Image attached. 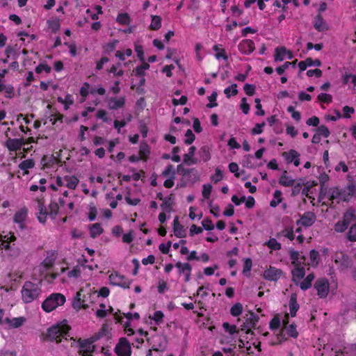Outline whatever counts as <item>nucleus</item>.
Returning a JSON list of instances; mask_svg holds the SVG:
<instances>
[{"label": "nucleus", "mask_w": 356, "mask_h": 356, "mask_svg": "<svg viewBox=\"0 0 356 356\" xmlns=\"http://www.w3.org/2000/svg\"><path fill=\"white\" fill-rule=\"evenodd\" d=\"M41 292L40 283L26 282L22 289V300L26 303L31 302L40 296Z\"/></svg>", "instance_id": "1"}, {"label": "nucleus", "mask_w": 356, "mask_h": 356, "mask_svg": "<svg viewBox=\"0 0 356 356\" xmlns=\"http://www.w3.org/2000/svg\"><path fill=\"white\" fill-rule=\"evenodd\" d=\"M68 332V327L65 325L57 324L51 326L47 330L45 339L49 341L59 343L62 338L65 337Z\"/></svg>", "instance_id": "2"}, {"label": "nucleus", "mask_w": 356, "mask_h": 356, "mask_svg": "<svg viewBox=\"0 0 356 356\" xmlns=\"http://www.w3.org/2000/svg\"><path fill=\"white\" fill-rule=\"evenodd\" d=\"M65 297L60 293H54L48 296L42 302V308L46 312H50L58 306L64 305Z\"/></svg>", "instance_id": "3"}, {"label": "nucleus", "mask_w": 356, "mask_h": 356, "mask_svg": "<svg viewBox=\"0 0 356 356\" xmlns=\"http://www.w3.org/2000/svg\"><path fill=\"white\" fill-rule=\"evenodd\" d=\"M245 322L241 326V330H245L247 334L252 333L251 329L254 328L259 321L258 315L252 312H248L244 316Z\"/></svg>", "instance_id": "4"}, {"label": "nucleus", "mask_w": 356, "mask_h": 356, "mask_svg": "<svg viewBox=\"0 0 356 356\" xmlns=\"http://www.w3.org/2000/svg\"><path fill=\"white\" fill-rule=\"evenodd\" d=\"M114 350L118 356H131V344L126 338H120Z\"/></svg>", "instance_id": "5"}, {"label": "nucleus", "mask_w": 356, "mask_h": 356, "mask_svg": "<svg viewBox=\"0 0 356 356\" xmlns=\"http://www.w3.org/2000/svg\"><path fill=\"white\" fill-rule=\"evenodd\" d=\"M27 216L28 209L26 208H22L17 211L13 216L14 222L17 225L19 229L21 230L26 229Z\"/></svg>", "instance_id": "6"}, {"label": "nucleus", "mask_w": 356, "mask_h": 356, "mask_svg": "<svg viewBox=\"0 0 356 356\" xmlns=\"http://www.w3.org/2000/svg\"><path fill=\"white\" fill-rule=\"evenodd\" d=\"M333 259L341 270L346 269L350 267L352 264L350 257L342 252H336L333 256Z\"/></svg>", "instance_id": "7"}, {"label": "nucleus", "mask_w": 356, "mask_h": 356, "mask_svg": "<svg viewBox=\"0 0 356 356\" xmlns=\"http://www.w3.org/2000/svg\"><path fill=\"white\" fill-rule=\"evenodd\" d=\"M284 325L279 334V337H281L284 340H286L284 332H286V334L293 338H297L298 336V332L296 330V325L295 324L288 325V321L283 322Z\"/></svg>", "instance_id": "8"}, {"label": "nucleus", "mask_w": 356, "mask_h": 356, "mask_svg": "<svg viewBox=\"0 0 356 356\" xmlns=\"http://www.w3.org/2000/svg\"><path fill=\"white\" fill-rule=\"evenodd\" d=\"M109 280L111 284L120 286L124 289H129L131 284L129 280H126L123 275L118 273H112L109 276Z\"/></svg>", "instance_id": "9"}, {"label": "nucleus", "mask_w": 356, "mask_h": 356, "mask_svg": "<svg viewBox=\"0 0 356 356\" xmlns=\"http://www.w3.org/2000/svg\"><path fill=\"white\" fill-rule=\"evenodd\" d=\"M314 288L320 298H325L329 292L328 281L326 279H319L315 282Z\"/></svg>", "instance_id": "10"}, {"label": "nucleus", "mask_w": 356, "mask_h": 356, "mask_svg": "<svg viewBox=\"0 0 356 356\" xmlns=\"http://www.w3.org/2000/svg\"><path fill=\"white\" fill-rule=\"evenodd\" d=\"M175 267L178 270L179 275H184L185 282H188L191 280V274L192 271V267L188 263H181L178 261L175 264Z\"/></svg>", "instance_id": "11"}, {"label": "nucleus", "mask_w": 356, "mask_h": 356, "mask_svg": "<svg viewBox=\"0 0 356 356\" xmlns=\"http://www.w3.org/2000/svg\"><path fill=\"white\" fill-rule=\"evenodd\" d=\"M93 340L87 339L79 341V351L83 355L86 356L92 353L95 350V346L93 345Z\"/></svg>", "instance_id": "12"}, {"label": "nucleus", "mask_w": 356, "mask_h": 356, "mask_svg": "<svg viewBox=\"0 0 356 356\" xmlns=\"http://www.w3.org/2000/svg\"><path fill=\"white\" fill-rule=\"evenodd\" d=\"M341 201L348 202L356 194V188L354 184H349L346 188H340Z\"/></svg>", "instance_id": "13"}, {"label": "nucleus", "mask_w": 356, "mask_h": 356, "mask_svg": "<svg viewBox=\"0 0 356 356\" xmlns=\"http://www.w3.org/2000/svg\"><path fill=\"white\" fill-rule=\"evenodd\" d=\"M316 220V216L312 212H305L300 218L297 220L296 224L298 225H302L304 227L312 226Z\"/></svg>", "instance_id": "14"}, {"label": "nucleus", "mask_w": 356, "mask_h": 356, "mask_svg": "<svg viewBox=\"0 0 356 356\" xmlns=\"http://www.w3.org/2000/svg\"><path fill=\"white\" fill-rule=\"evenodd\" d=\"M293 57V54L291 51L287 50L284 46L281 47H277L275 51L274 59L275 61H282L285 58L291 59Z\"/></svg>", "instance_id": "15"}, {"label": "nucleus", "mask_w": 356, "mask_h": 356, "mask_svg": "<svg viewBox=\"0 0 356 356\" xmlns=\"http://www.w3.org/2000/svg\"><path fill=\"white\" fill-rule=\"evenodd\" d=\"M82 292V290L78 291L74 298L72 307L75 309H86L89 307L87 303H84V298H86L87 296L83 294Z\"/></svg>", "instance_id": "16"}, {"label": "nucleus", "mask_w": 356, "mask_h": 356, "mask_svg": "<svg viewBox=\"0 0 356 356\" xmlns=\"http://www.w3.org/2000/svg\"><path fill=\"white\" fill-rule=\"evenodd\" d=\"M282 275V270L274 267H270L264 273V277L269 281H277Z\"/></svg>", "instance_id": "17"}, {"label": "nucleus", "mask_w": 356, "mask_h": 356, "mask_svg": "<svg viewBox=\"0 0 356 356\" xmlns=\"http://www.w3.org/2000/svg\"><path fill=\"white\" fill-rule=\"evenodd\" d=\"M173 230L175 235L178 238H184L186 236V230L184 226L179 223L178 216L175 217L173 221Z\"/></svg>", "instance_id": "18"}, {"label": "nucleus", "mask_w": 356, "mask_h": 356, "mask_svg": "<svg viewBox=\"0 0 356 356\" xmlns=\"http://www.w3.org/2000/svg\"><path fill=\"white\" fill-rule=\"evenodd\" d=\"M36 209L38 211L37 215L38 221L42 224L45 223L47 216H48L47 209L41 201H38Z\"/></svg>", "instance_id": "19"}, {"label": "nucleus", "mask_w": 356, "mask_h": 356, "mask_svg": "<svg viewBox=\"0 0 356 356\" xmlns=\"http://www.w3.org/2000/svg\"><path fill=\"white\" fill-rule=\"evenodd\" d=\"M125 104V97H111L108 100V108L111 110H117L122 108Z\"/></svg>", "instance_id": "20"}, {"label": "nucleus", "mask_w": 356, "mask_h": 356, "mask_svg": "<svg viewBox=\"0 0 356 356\" xmlns=\"http://www.w3.org/2000/svg\"><path fill=\"white\" fill-rule=\"evenodd\" d=\"M22 145H23V140L17 139V138H8L5 143L6 147L10 151H13V152L20 149Z\"/></svg>", "instance_id": "21"}, {"label": "nucleus", "mask_w": 356, "mask_h": 356, "mask_svg": "<svg viewBox=\"0 0 356 356\" xmlns=\"http://www.w3.org/2000/svg\"><path fill=\"white\" fill-rule=\"evenodd\" d=\"M26 321V318L23 316L18 318H8L4 320V323H7L10 328H18L21 327Z\"/></svg>", "instance_id": "22"}, {"label": "nucleus", "mask_w": 356, "mask_h": 356, "mask_svg": "<svg viewBox=\"0 0 356 356\" xmlns=\"http://www.w3.org/2000/svg\"><path fill=\"white\" fill-rule=\"evenodd\" d=\"M196 148L194 146H191L187 154L184 155V163L187 165L196 164L198 161L197 159L193 158Z\"/></svg>", "instance_id": "23"}, {"label": "nucleus", "mask_w": 356, "mask_h": 356, "mask_svg": "<svg viewBox=\"0 0 356 356\" xmlns=\"http://www.w3.org/2000/svg\"><path fill=\"white\" fill-rule=\"evenodd\" d=\"M289 254L290 259L292 260V264L294 266H300V264L304 263L306 259L304 256L300 257L299 252L294 250H291L289 251Z\"/></svg>", "instance_id": "24"}, {"label": "nucleus", "mask_w": 356, "mask_h": 356, "mask_svg": "<svg viewBox=\"0 0 356 356\" xmlns=\"http://www.w3.org/2000/svg\"><path fill=\"white\" fill-rule=\"evenodd\" d=\"M295 179L287 175V172L285 170L279 179V184L285 187L293 186Z\"/></svg>", "instance_id": "25"}, {"label": "nucleus", "mask_w": 356, "mask_h": 356, "mask_svg": "<svg viewBox=\"0 0 356 356\" xmlns=\"http://www.w3.org/2000/svg\"><path fill=\"white\" fill-rule=\"evenodd\" d=\"M90 237L95 238L101 235L104 229L99 223H95L89 227Z\"/></svg>", "instance_id": "26"}, {"label": "nucleus", "mask_w": 356, "mask_h": 356, "mask_svg": "<svg viewBox=\"0 0 356 356\" xmlns=\"http://www.w3.org/2000/svg\"><path fill=\"white\" fill-rule=\"evenodd\" d=\"M344 222H346L348 225L350 224L351 222L356 220V215L355 211L350 208L348 209L343 216V220Z\"/></svg>", "instance_id": "27"}, {"label": "nucleus", "mask_w": 356, "mask_h": 356, "mask_svg": "<svg viewBox=\"0 0 356 356\" xmlns=\"http://www.w3.org/2000/svg\"><path fill=\"white\" fill-rule=\"evenodd\" d=\"M314 27L319 31H324L327 29V24L324 22L322 16L318 14L314 19Z\"/></svg>", "instance_id": "28"}, {"label": "nucleus", "mask_w": 356, "mask_h": 356, "mask_svg": "<svg viewBox=\"0 0 356 356\" xmlns=\"http://www.w3.org/2000/svg\"><path fill=\"white\" fill-rule=\"evenodd\" d=\"M5 239L2 241L1 245L3 246L2 248L4 249H11L13 246H15V244H10L12 242H14L16 241L15 236L12 234L8 236H4Z\"/></svg>", "instance_id": "29"}, {"label": "nucleus", "mask_w": 356, "mask_h": 356, "mask_svg": "<svg viewBox=\"0 0 356 356\" xmlns=\"http://www.w3.org/2000/svg\"><path fill=\"white\" fill-rule=\"evenodd\" d=\"M329 196L330 200L333 201H336L337 203H339L341 200V193H340V188L337 187L332 188L329 190Z\"/></svg>", "instance_id": "30"}, {"label": "nucleus", "mask_w": 356, "mask_h": 356, "mask_svg": "<svg viewBox=\"0 0 356 356\" xmlns=\"http://www.w3.org/2000/svg\"><path fill=\"white\" fill-rule=\"evenodd\" d=\"M299 309V305L297 302L296 298L294 296H291L289 301V310L291 316H295L297 311Z\"/></svg>", "instance_id": "31"}, {"label": "nucleus", "mask_w": 356, "mask_h": 356, "mask_svg": "<svg viewBox=\"0 0 356 356\" xmlns=\"http://www.w3.org/2000/svg\"><path fill=\"white\" fill-rule=\"evenodd\" d=\"M314 280V275L313 273L309 274L306 278L300 283V288L302 290H307L312 286V283Z\"/></svg>", "instance_id": "32"}, {"label": "nucleus", "mask_w": 356, "mask_h": 356, "mask_svg": "<svg viewBox=\"0 0 356 356\" xmlns=\"http://www.w3.org/2000/svg\"><path fill=\"white\" fill-rule=\"evenodd\" d=\"M282 156L286 159L287 163H292L295 159L299 157L300 154L297 151L294 149H291L289 152H284L282 154Z\"/></svg>", "instance_id": "33"}, {"label": "nucleus", "mask_w": 356, "mask_h": 356, "mask_svg": "<svg viewBox=\"0 0 356 356\" xmlns=\"http://www.w3.org/2000/svg\"><path fill=\"white\" fill-rule=\"evenodd\" d=\"M198 154H199L200 158L204 162L209 161L211 159L210 149L207 145L202 146L200 149Z\"/></svg>", "instance_id": "34"}, {"label": "nucleus", "mask_w": 356, "mask_h": 356, "mask_svg": "<svg viewBox=\"0 0 356 356\" xmlns=\"http://www.w3.org/2000/svg\"><path fill=\"white\" fill-rule=\"evenodd\" d=\"M282 193L280 190H276L273 193V199L270 202V206L276 207L282 200Z\"/></svg>", "instance_id": "35"}, {"label": "nucleus", "mask_w": 356, "mask_h": 356, "mask_svg": "<svg viewBox=\"0 0 356 356\" xmlns=\"http://www.w3.org/2000/svg\"><path fill=\"white\" fill-rule=\"evenodd\" d=\"M296 268L292 271L293 279L301 280L305 277V271L303 267H300V266H295Z\"/></svg>", "instance_id": "36"}, {"label": "nucleus", "mask_w": 356, "mask_h": 356, "mask_svg": "<svg viewBox=\"0 0 356 356\" xmlns=\"http://www.w3.org/2000/svg\"><path fill=\"white\" fill-rule=\"evenodd\" d=\"M59 207L56 202H51L49 205V210L48 211V216L52 219L56 218L58 211Z\"/></svg>", "instance_id": "37"}, {"label": "nucleus", "mask_w": 356, "mask_h": 356, "mask_svg": "<svg viewBox=\"0 0 356 356\" xmlns=\"http://www.w3.org/2000/svg\"><path fill=\"white\" fill-rule=\"evenodd\" d=\"M172 199L170 197H165L163 200V203L161 204V207L163 209V211L166 212H170L172 209Z\"/></svg>", "instance_id": "38"}, {"label": "nucleus", "mask_w": 356, "mask_h": 356, "mask_svg": "<svg viewBox=\"0 0 356 356\" xmlns=\"http://www.w3.org/2000/svg\"><path fill=\"white\" fill-rule=\"evenodd\" d=\"M116 21L122 25H127L130 23L131 19L128 13H119Z\"/></svg>", "instance_id": "39"}, {"label": "nucleus", "mask_w": 356, "mask_h": 356, "mask_svg": "<svg viewBox=\"0 0 356 356\" xmlns=\"http://www.w3.org/2000/svg\"><path fill=\"white\" fill-rule=\"evenodd\" d=\"M65 179L67 181V187L70 189H75L79 182V179L74 176L66 177Z\"/></svg>", "instance_id": "40"}, {"label": "nucleus", "mask_w": 356, "mask_h": 356, "mask_svg": "<svg viewBox=\"0 0 356 356\" xmlns=\"http://www.w3.org/2000/svg\"><path fill=\"white\" fill-rule=\"evenodd\" d=\"M161 26V18L159 16L154 15L152 16V22L150 24V28L152 30H158Z\"/></svg>", "instance_id": "41"}, {"label": "nucleus", "mask_w": 356, "mask_h": 356, "mask_svg": "<svg viewBox=\"0 0 356 356\" xmlns=\"http://www.w3.org/2000/svg\"><path fill=\"white\" fill-rule=\"evenodd\" d=\"M149 68V65L143 61V63L138 66L135 70V74L136 76H143L145 74V71Z\"/></svg>", "instance_id": "42"}, {"label": "nucleus", "mask_w": 356, "mask_h": 356, "mask_svg": "<svg viewBox=\"0 0 356 356\" xmlns=\"http://www.w3.org/2000/svg\"><path fill=\"white\" fill-rule=\"evenodd\" d=\"M277 236H283L284 237H286L290 241H293L295 238L294 236V231L293 228H286L282 232H280Z\"/></svg>", "instance_id": "43"}, {"label": "nucleus", "mask_w": 356, "mask_h": 356, "mask_svg": "<svg viewBox=\"0 0 356 356\" xmlns=\"http://www.w3.org/2000/svg\"><path fill=\"white\" fill-rule=\"evenodd\" d=\"M346 235L348 241L356 242V223L350 226Z\"/></svg>", "instance_id": "44"}, {"label": "nucleus", "mask_w": 356, "mask_h": 356, "mask_svg": "<svg viewBox=\"0 0 356 356\" xmlns=\"http://www.w3.org/2000/svg\"><path fill=\"white\" fill-rule=\"evenodd\" d=\"M243 312V305L238 302L234 305L230 309V314L233 316H238Z\"/></svg>", "instance_id": "45"}, {"label": "nucleus", "mask_w": 356, "mask_h": 356, "mask_svg": "<svg viewBox=\"0 0 356 356\" xmlns=\"http://www.w3.org/2000/svg\"><path fill=\"white\" fill-rule=\"evenodd\" d=\"M266 245L273 250H279L281 249L282 245L275 238H271L266 243Z\"/></svg>", "instance_id": "46"}, {"label": "nucleus", "mask_w": 356, "mask_h": 356, "mask_svg": "<svg viewBox=\"0 0 356 356\" xmlns=\"http://www.w3.org/2000/svg\"><path fill=\"white\" fill-rule=\"evenodd\" d=\"M54 263V259L51 257H46L41 264V268L43 270H47L50 269Z\"/></svg>", "instance_id": "47"}, {"label": "nucleus", "mask_w": 356, "mask_h": 356, "mask_svg": "<svg viewBox=\"0 0 356 356\" xmlns=\"http://www.w3.org/2000/svg\"><path fill=\"white\" fill-rule=\"evenodd\" d=\"M19 168L23 170H27L34 167V161L31 159L23 161L19 165Z\"/></svg>", "instance_id": "48"}, {"label": "nucleus", "mask_w": 356, "mask_h": 356, "mask_svg": "<svg viewBox=\"0 0 356 356\" xmlns=\"http://www.w3.org/2000/svg\"><path fill=\"white\" fill-rule=\"evenodd\" d=\"M309 257H310L312 265L314 266H316L318 265V261H319L318 252L315 250H312L310 251Z\"/></svg>", "instance_id": "49"}, {"label": "nucleus", "mask_w": 356, "mask_h": 356, "mask_svg": "<svg viewBox=\"0 0 356 356\" xmlns=\"http://www.w3.org/2000/svg\"><path fill=\"white\" fill-rule=\"evenodd\" d=\"M214 51L216 52L215 56L217 59L222 58L225 60H227V56L225 51L222 49H220L218 46H214Z\"/></svg>", "instance_id": "50"}, {"label": "nucleus", "mask_w": 356, "mask_h": 356, "mask_svg": "<svg viewBox=\"0 0 356 356\" xmlns=\"http://www.w3.org/2000/svg\"><path fill=\"white\" fill-rule=\"evenodd\" d=\"M236 87L237 85L236 83H233L231 86L227 87L224 90V93L226 95L227 97L229 98L231 97V91L232 95H236L238 93Z\"/></svg>", "instance_id": "51"}, {"label": "nucleus", "mask_w": 356, "mask_h": 356, "mask_svg": "<svg viewBox=\"0 0 356 356\" xmlns=\"http://www.w3.org/2000/svg\"><path fill=\"white\" fill-rule=\"evenodd\" d=\"M343 82L344 84L352 83L354 86H356V75L351 74H346L343 76Z\"/></svg>", "instance_id": "52"}, {"label": "nucleus", "mask_w": 356, "mask_h": 356, "mask_svg": "<svg viewBox=\"0 0 356 356\" xmlns=\"http://www.w3.org/2000/svg\"><path fill=\"white\" fill-rule=\"evenodd\" d=\"M348 225L346 222L343 220H340L334 225V230L337 232L342 233L348 228Z\"/></svg>", "instance_id": "53"}, {"label": "nucleus", "mask_w": 356, "mask_h": 356, "mask_svg": "<svg viewBox=\"0 0 356 356\" xmlns=\"http://www.w3.org/2000/svg\"><path fill=\"white\" fill-rule=\"evenodd\" d=\"M186 139L184 140V143L186 145H191L193 143V142L195 140V134L193 133V131L191 129H188L185 134Z\"/></svg>", "instance_id": "54"}, {"label": "nucleus", "mask_w": 356, "mask_h": 356, "mask_svg": "<svg viewBox=\"0 0 356 356\" xmlns=\"http://www.w3.org/2000/svg\"><path fill=\"white\" fill-rule=\"evenodd\" d=\"M317 134L321 136H323L325 138H327L330 136V131L328 128L325 125L318 127L316 129Z\"/></svg>", "instance_id": "55"}, {"label": "nucleus", "mask_w": 356, "mask_h": 356, "mask_svg": "<svg viewBox=\"0 0 356 356\" xmlns=\"http://www.w3.org/2000/svg\"><path fill=\"white\" fill-rule=\"evenodd\" d=\"M81 268L79 266H75L73 268L72 270H70L67 273V276L70 278H77L81 275Z\"/></svg>", "instance_id": "56"}, {"label": "nucleus", "mask_w": 356, "mask_h": 356, "mask_svg": "<svg viewBox=\"0 0 356 356\" xmlns=\"http://www.w3.org/2000/svg\"><path fill=\"white\" fill-rule=\"evenodd\" d=\"M164 177H175V171L172 165H168L166 168L162 172Z\"/></svg>", "instance_id": "57"}, {"label": "nucleus", "mask_w": 356, "mask_h": 356, "mask_svg": "<svg viewBox=\"0 0 356 356\" xmlns=\"http://www.w3.org/2000/svg\"><path fill=\"white\" fill-rule=\"evenodd\" d=\"M131 54L132 51L130 49H127L124 52L117 51L115 56L120 60H124L126 56L129 57L131 55Z\"/></svg>", "instance_id": "58"}, {"label": "nucleus", "mask_w": 356, "mask_h": 356, "mask_svg": "<svg viewBox=\"0 0 356 356\" xmlns=\"http://www.w3.org/2000/svg\"><path fill=\"white\" fill-rule=\"evenodd\" d=\"M42 72L49 73L51 72V67L47 64H40L35 67V72L40 74Z\"/></svg>", "instance_id": "59"}, {"label": "nucleus", "mask_w": 356, "mask_h": 356, "mask_svg": "<svg viewBox=\"0 0 356 356\" xmlns=\"http://www.w3.org/2000/svg\"><path fill=\"white\" fill-rule=\"evenodd\" d=\"M266 125V123L263 122L262 123H257L255 124L254 127L251 130V134L253 135L260 134L263 132V127Z\"/></svg>", "instance_id": "60"}, {"label": "nucleus", "mask_w": 356, "mask_h": 356, "mask_svg": "<svg viewBox=\"0 0 356 356\" xmlns=\"http://www.w3.org/2000/svg\"><path fill=\"white\" fill-rule=\"evenodd\" d=\"M222 327L225 330L229 332L230 334H234V333L237 332L236 326L234 325H230L228 323H224L222 324Z\"/></svg>", "instance_id": "61"}, {"label": "nucleus", "mask_w": 356, "mask_h": 356, "mask_svg": "<svg viewBox=\"0 0 356 356\" xmlns=\"http://www.w3.org/2000/svg\"><path fill=\"white\" fill-rule=\"evenodd\" d=\"M244 91L248 96H252L254 94L255 86L252 84L246 83L243 87Z\"/></svg>", "instance_id": "62"}, {"label": "nucleus", "mask_w": 356, "mask_h": 356, "mask_svg": "<svg viewBox=\"0 0 356 356\" xmlns=\"http://www.w3.org/2000/svg\"><path fill=\"white\" fill-rule=\"evenodd\" d=\"M212 186L211 184H204L203 186L202 195L205 199H209L211 193Z\"/></svg>", "instance_id": "63"}, {"label": "nucleus", "mask_w": 356, "mask_h": 356, "mask_svg": "<svg viewBox=\"0 0 356 356\" xmlns=\"http://www.w3.org/2000/svg\"><path fill=\"white\" fill-rule=\"evenodd\" d=\"M318 99L319 101L329 104L332 102V96L327 93H321L318 96Z\"/></svg>", "instance_id": "64"}]
</instances>
